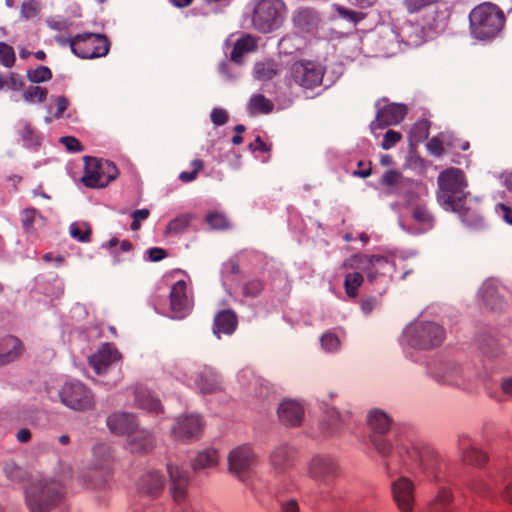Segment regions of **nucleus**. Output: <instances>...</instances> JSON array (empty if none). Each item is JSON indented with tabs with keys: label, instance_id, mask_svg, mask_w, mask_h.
Here are the masks:
<instances>
[{
	"label": "nucleus",
	"instance_id": "1",
	"mask_svg": "<svg viewBox=\"0 0 512 512\" xmlns=\"http://www.w3.org/2000/svg\"><path fill=\"white\" fill-rule=\"evenodd\" d=\"M367 420L372 431L370 441L379 455L385 459V469L390 476L402 470L410 473L418 470L436 482L444 478L446 464L435 449L429 446L394 447L384 436L390 429L391 419L380 409L370 411Z\"/></svg>",
	"mask_w": 512,
	"mask_h": 512
},
{
	"label": "nucleus",
	"instance_id": "2",
	"mask_svg": "<svg viewBox=\"0 0 512 512\" xmlns=\"http://www.w3.org/2000/svg\"><path fill=\"white\" fill-rule=\"evenodd\" d=\"M24 503L29 512H65V487L52 478L31 480L25 487Z\"/></svg>",
	"mask_w": 512,
	"mask_h": 512
},
{
	"label": "nucleus",
	"instance_id": "3",
	"mask_svg": "<svg viewBox=\"0 0 512 512\" xmlns=\"http://www.w3.org/2000/svg\"><path fill=\"white\" fill-rule=\"evenodd\" d=\"M471 35L481 41L494 39L505 24L504 12L491 2H483L469 14Z\"/></svg>",
	"mask_w": 512,
	"mask_h": 512
},
{
	"label": "nucleus",
	"instance_id": "4",
	"mask_svg": "<svg viewBox=\"0 0 512 512\" xmlns=\"http://www.w3.org/2000/svg\"><path fill=\"white\" fill-rule=\"evenodd\" d=\"M437 200L447 211H456L467 200V181L462 170L450 167L440 172L437 178Z\"/></svg>",
	"mask_w": 512,
	"mask_h": 512
},
{
	"label": "nucleus",
	"instance_id": "5",
	"mask_svg": "<svg viewBox=\"0 0 512 512\" xmlns=\"http://www.w3.org/2000/svg\"><path fill=\"white\" fill-rule=\"evenodd\" d=\"M286 13L287 7L282 0H260L253 10V26L261 33H270L282 25Z\"/></svg>",
	"mask_w": 512,
	"mask_h": 512
},
{
	"label": "nucleus",
	"instance_id": "6",
	"mask_svg": "<svg viewBox=\"0 0 512 512\" xmlns=\"http://www.w3.org/2000/svg\"><path fill=\"white\" fill-rule=\"evenodd\" d=\"M68 43L72 52L82 59L104 57L109 53L110 42L103 34L83 33L66 39L62 44Z\"/></svg>",
	"mask_w": 512,
	"mask_h": 512
},
{
	"label": "nucleus",
	"instance_id": "7",
	"mask_svg": "<svg viewBox=\"0 0 512 512\" xmlns=\"http://www.w3.org/2000/svg\"><path fill=\"white\" fill-rule=\"evenodd\" d=\"M84 160L85 169L82 182L86 187L104 188L119 175L118 168L109 160L97 159L91 156H85Z\"/></svg>",
	"mask_w": 512,
	"mask_h": 512
},
{
	"label": "nucleus",
	"instance_id": "8",
	"mask_svg": "<svg viewBox=\"0 0 512 512\" xmlns=\"http://www.w3.org/2000/svg\"><path fill=\"white\" fill-rule=\"evenodd\" d=\"M409 343L419 349H432L439 346L445 338L444 328L430 321L416 322L406 329Z\"/></svg>",
	"mask_w": 512,
	"mask_h": 512
},
{
	"label": "nucleus",
	"instance_id": "9",
	"mask_svg": "<svg viewBox=\"0 0 512 512\" xmlns=\"http://www.w3.org/2000/svg\"><path fill=\"white\" fill-rule=\"evenodd\" d=\"M61 403L75 411H89L95 406L94 394L80 381H68L59 390Z\"/></svg>",
	"mask_w": 512,
	"mask_h": 512
},
{
	"label": "nucleus",
	"instance_id": "10",
	"mask_svg": "<svg viewBox=\"0 0 512 512\" xmlns=\"http://www.w3.org/2000/svg\"><path fill=\"white\" fill-rule=\"evenodd\" d=\"M428 374L438 383L465 389L470 383V375L457 363L437 361L428 365Z\"/></svg>",
	"mask_w": 512,
	"mask_h": 512
},
{
	"label": "nucleus",
	"instance_id": "11",
	"mask_svg": "<svg viewBox=\"0 0 512 512\" xmlns=\"http://www.w3.org/2000/svg\"><path fill=\"white\" fill-rule=\"evenodd\" d=\"M228 471L239 481L246 482L252 475L258 458L253 448L247 444L232 449L227 457Z\"/></svg>",
	"mask_w": 512,
	"mask_h": 512
},
{
	"label": "nucleus",
	"instance_id": "12",
	"mask_svg": "<svg viewBox=\"0 0 512 512\" xmlns=\"http://www.w3.org/2000/svg\"><path fill=\"white\" fill-rule=\"evenodd\" d=\"M325 68L315 61L300 60L290 67V78L304 90H313L322 84Z\"/></svg>",
	"mask_w": 512,
	"mask_h": 512
},
{
	"label": "nucleus",
	"instance_id": "13",
	"mask_svg": "<svg viewBox=\"0 0 512 512\" xmlns=\"http://www.w3.org/2000/svg\"><path fill=\"white\" fill-rule=\"evenodd\" d=\"M307 471L310 478L327 485L337 477L338 465L328 455H315L308 462Z\"/></svg>",
	"mask_w": 512,
	"mask_h": 512
},
{
	"label": "nucleus",
	"instance_id": "14",
	"mask_svg": "<svg viewBox=\"0 0 512 512\" xmlns=\"http://www.w3.org/2000/svg\"><path fill=\"white\" fill-rule=\"evenodd\" d=\"M391 492L394 502L402 512H412L414 506L415 486L406 476H400L391 483Z\"/></svg>",
	"mask_w": 512,
	"mask_h": 512
},
{
	"label": "nucleus",
	"instance_id": "15",
	"mask_svg": "<svg viewBox=\"0 0 512 512\" xmlns=\"http://www.w3.org/2000/svg\"><path fill=\"white\" fill-rule=\"evenodd\" d=\"M203 429L200 416L195 414L185 415L177 419L172 428V436L178 441H191L198 439Z\"/></svg>",
	"mask_w": 512,
	"mask_h": 512
},
{
	"label": "nucleus",
	"instance_id": "16",
	"mask_svg": "<svg viewBox=\"0 0 512 512\" xmlns=\"http://www.w3.org/2000/svg\"><path fill=\"white\" fill-rule=\"evenodd\" d=\"M387 263L388 260L384 256L355 254L343 261L342 268L362 270L366 272L369 282L372 283L377 277V272L374 270L375 266Z\"/></svg>",
	"mask_w": 512,
	"mask_h": 512
},
{
	"label": "nucleus",
	"instance_id": "17",
	"mask_svg": "<svg viewBox=\"0 0 512 512\" xmlns=\"http://www.w3.org/2000/svg\"><path fill=\"white\" fill-rule=\"evenodd\" d=\"M457 448L461 461L477 468H482L488 461V455L482 449L476 447L468 435H459Z\"/></svg>",
	"mask_w": 512,
	"mask_h": 512
},
{
	"label": "nucleus",
	"instance_id": "18",
	"mask_svg": "<svg viewBox=\"0 0 512 512\" xmlns=\"http://www.w3.org/2000/svg\"><path fill=\"white\" fill-rule=\"evenodd\" d=\"M186 288L184 280L177 281L171 288L170 310L173 319H183L190 313L192 303L187 297Z\"/></svg>",
	"mask_w": 512,
	"mask_h": 512
},
{
	"label": "nucleus",
	"instance_id": "19",
	"mask_svg": "<svg viewBox=\"0 0 512 512\" xmlns=\"http://www.w3.org/2000/svg\"><path fill=\"white\" fill-rule=\"evenodd\" d=\"M121 358L120 352L113 344L105 343L89 357L88 362L94 371L100 375L105 373L113 363L120 361Z\"/></svg>",
	"mask_w": 512,
	"mask_h": 512
},
{
	"label": "nucleus",
	"instance_id": "20",
	"mask_svg": "<svg viewBox=\"0 0 512 512\" xmlns=\"http://www.w3.org/2000/svg\"><path fill=\"white\" fill-rule=\"evenodd\" d=\"M406 115V108L400 104H390L377 111L371 129H383L386 126L399 124Z\"/></svg>",
	"mask_w": 512,
	"mask_h": 512
},
{
	"label": "nucleus",
	"instance_id": "21",
	"mask_svg": "<svg viewBox=\"0 0 512 512\" xmlns=\"http://www.w3.org/2000/svg\"><path fill=\"white\" fill-rule=\"evenodd\" d=\"M167 472L170 478V490L174 501L181 502L186 497L189 484L188 472L178 465L167 464Z\"/></svg>",
	"mask_w": 512,
	"mask_h": 512
},
{
	"label": "nucleus",
	"instance_id": "22",
	"mask_svg": "<svg viewBox=\"0 0 512 512\" xmlns=\"http://www.w3.org/2000/svg\"><path fill=\"white\" fill-rule=\"evenodd\" d=\"M461 221L471 228H482L485 224V219L482 214L481 205L476 200L467 199L460 204L458 210Z\"/></svg>",
	"mask_w": 512,
	"mask_h": 512
},
{
	"label": "nucleus",
	"instance_id": "23",
	"mask_svg": "<svg viewBox=\"0 0 512 512\" xmlns=\"http://www.w3.org/2000/svg\"><path fill=\"white\" fill-rule=\"evenodd\" d=\"M195 384L203 394H211L222 389V378L210 366H203L196 375Z\"/></svg>",
	"mask_w": 512,
	"mask_h": 512
},
{
	"label": "nucleus",
	"instance_id": "24",
	"mask_svg": "<svg viewBox=\"0 0 512 512\" xmlns=\"http://www.w3.org/2000/svg\"><path fill=\"white\" fill-rule=\"evenodd\" d=\"M279 420L286 426L295 427L301 424L304 416L302 405L295 400H284L278 408Z\"/></svg>",
	"mask_w": 512,
	"mask_h": 512
},
{
	"label": "nucleus",
	"instance_id": "25",
	"mask_svg": "<svg viewBox=\"0 0 512 512\" xmlns=\"http://www.w3.org/2000/svg\"><path fill=\"white\" fill-rule=\"evenodd\" d=\"M128 446L132 453L145 454L154 447L155 438L153 434L145 429H133V432L127 434Z\"/></svg>",
	"mask_w": 512,
	"mask_h": 512
},
{
	"label": "nucleus",
	"instance_id": "26",
	"mask_svg": "<svg viewBox=\"0 0 512 512\" xmlns=\"http://www.w3.org/2000/svg\"><path fill=\"white\" fill-rule=\"evenodd\" d=\"M107 426L117 435H127L137 427L134 415L127 412H114L107 417Z\"/></svg>",
	"mask_w": 512,
	"mask_h": 512
},
{
	"label": "nucleus",
	"instance_id": "27",
	"mask_svg": "<svg viewBox=\"0 0 512 512\" xmlns=\"http://www.w3.org/2000/svg\"><path fill=\"white\" fill-rule=\"evenodd\" d=\"M22 342L14 336H6L0 340V366L14 362L23 353Z\"/></svg>",
	"mask_w": 512,
	"mask_h": 512
},
{
	"label": "nucleus",
	"instance_id": "28",
	"mask_svg": "<svg viewBox=\"0 0 512 512\" xmlns=\"http://www.w3.org/2000/svg\"><path fill=\"white\" fill-rule=\"evenodd\" d=\"M238 326V317L231 310H222L214 317L213 333L220 338V334L231 335Z\"/></svg>",
	"mask_w": 512,
	"mask_h": 512
},
{
	"label": "nucleus",
	"instance_id": "29",
	"mask_svg": "<svg viewBox=\"0 0 512 512\" xmlns=\"http://www.w3.org/2000/svg\"><path fill=\"white\" fill-rule=\"evenodd\" d=\"M164 480L158 471H149L142 475L138 482V489L141 493L150 497H157L163 490Z\"/></svg>",
	"mask_w": 512,
	"mask_h": 512
},
{
	"label": "nucleus",
	"instance_id": "30",
	"mask_svg": "<svg viewBox=\"0 0 512 512\" xmlns=\"http://www.w3.org/2000/svg\"><path fill=\"white\" fill-rule=\"evenodd\" d=\"M319 16L312 9H300L293 16L294 26L306 33H311L317 29L319 24Z\"/></svg>",
	"mask_w": 512,
	"mask_h": 512
},
{
	"label": "nucleus",
	"instance_id": "31",
	"mask_svg": "<svg viewBox=\"0 0 512 512\" xmlns=\"http://www.w3.org/2000/svg\"><path fill=\"white\" fill-rule=\"evenodd\" d=\"M293 450L286 444L277 446L270 455V462L277 473H284L291 465Z\"/></svg>",
	"mask_w": 512,
	"mask_h": 512
},
{
	"label": "nucleus",
	"instance_id": "32",
	"mask_svg": "<svg viewBox=\"0 0 512 512\" xmlns=\"http://www.w3.org/2000/svg\"><path fill=\"white\" fill-rule=\"evenodd\" d=\"M94 465L99 470H109L113 460L112 450L108 444L99 443L93 447Z\"/></svg>",
	"mask_w": 512,
	"mask_h": 512
},
{
	"label": "nucleus",
	"instance_id": "33",
	"mask_svg": "<svg viewBox=\"0 0 512 512\" xmlns=\"http://www.w3.org/2000/svg\"><path fill=\"white\" fill-rule=\"evenodd\" d=\"M218 451L213 448L205 449L199 452L192 462V468L197 471L205 468H211L218 464Z\"/></svg>",
	"mask_w": 512,
	"mask_h": 512
},
{
	"label": "nucleus",
	"instance_id": "34",
	"mask_svg": "<svg viewBox=\"0 0 512 512\" xmlns=\"http://www.w3.org/2000/svg\"><path fill=\"white\" fill-rule=\"evenodd\" d=\"M135 401L139 408L147 410L148 412L158 414L162 411V405L159 399L155 398L149 391H137Z\"/></svg>",
	"mask_w": 512,
	"mask_h": 512
},
{
	"label": "nucleus",
	"instance_id": "35",
	"mask_svg": "<svg viewBox=\"0 0 512 512\" xmlns=\"http://www.w3.org/2000/svg\"><path fill=\"white\" fill-rule=\"evenodd\" d=\"M274 110V104L262 94H254L249 100L248 111L252 115L269 114Z\"/></svg>",
	"mask_w": 512,
	"mask_h": 512
},
{
	"label": "nucleus",
	"instance_id": "36",
	"mask_svg": "<svg viewBox=\"0 0 512 512\" xmlns=\"http://www.w3.org/2000/svg\"><path fill=\"white\" fill-rule=\"evenodd\" d=\"M257 44L250 35L238 39L231 51V60L239 63L245 53L255 50Z\"/></svg>",
	"mask_w": 512,
	"mask_h": 512
},
{
	"label": "nucleus",
	"instance_id": "37",
	"mask_svg": "<svg viewBox=\"0 0 512 512\" xmlns=\"http://www.w3.org/2000/svg\"><path fill=\"white\" fill-rule=\"evenodd\" d=\"M484 304L490 310H498L502 307V298L497 288L492 283H485L481 288Z\"/></svg>",
	"mask_w": 512,
	"mask_h": 512
},
{
	"label": "nucleus",
	"instance_id": "38",
	"mask_svg": "<svg viewBox=\"0 0 512 512\" xmlns=\"http://www.w3.org/2000/svg\"><path fill=\"white\" fill-rule=\"evenodd\" d=\"M364 282L360 272L347 273L344 278V289L347 297L354 299L358 296V289Z\"/></svg>",
	"mask_w": 512,
	"mask_h": 512
},
{
	"label": "nucleus",
	"instance_id": "39",
	"mask_svg": "<svg viewBox=\"0 0 512 512\" xmlns=\"http://www.w3.org/2000/svg\"><path fill=\"white\" fill-rule=\"evenodd\" d=\"M452 502V493L449 489L440 488L435 498L430 503L432 512H447Z\"/></svg>",
	"mask_w": 512,
	"mask_h": 512
},
{
	"label": "nucleus",
	"instance_id": "40",
	"mask_svg": "<svg viewBox=\"0 0 512 512\" xmlns=\"http://www.w3.org/2000/svg\"><path fill=\"white\" fill-rule=\"evenodd\" d=\"M412 217L415 221L427 228H432L434 225V216L425 205H414L412 208Z\"/></svg>",
	"mask_w": 512,
	"mask_h": 512
},
{
	"label": "nucleus",
	"instance_id": "41",
	"mask_svg": "<svg viewBox=\"0 0 512 512\" xmlns=\"http://www.w3.org/2000/svg\"><path fill=\"white\" fill-rule=\"evenodd\" d=\"M430 122L426 119L417 121L410 130V140L415 143L425 141L429 136Z\"/></svg>",
	"mask_w": 512,
	"mask_h": 512
},
{
	"label": "nucleus",
	"instance_id": "42",
	"mask_svg": "<svg viewBox=\"0 0 512 512\" xmlns=\"http://www.w3.org/2000/svg\"><path fill=\"white\" fill-rule=\"evenodd\" d=\"M21 221L24 231L30 233L34 230V224L37 221L44 222V218L37 209L26 208L22 211Z\"/></svg>",
	"mask_w": 512,
	"mask_h": 512
},
{
	"label": "nucleus",
	"instance_id": "43",
	"mask_svg": "<svg viewBox=\"0 0 512 512\" xmlns=\"http://www.w3.org/2000/svg\"><path fill=\"white\" fill-rule=\"evenodd\" d=\"M191 222V216L189 214H182L171 220L166 229L165 233L168 234H180L185 231Z\"/></svg>",
	"mask_w": 512,
	"mask_h": 512
},
{
	"label": "nucleus",
	"instance_id": "44",
	"mask_svg": "<svg viewBox=\"0 0 512 512\" xmlns=\"http://www.w3.org/2000/svg\"><path fill=\"white\" fill-rule=\"evenodd\" d=\"M69 232H70V235L80 241V242H89L90 241V236H91V228L89 227V225H87L86 223H82V224H78V223H73L70 225L69 227Z\"/></svg>",
	"mask_w": 512,
	"mask_h": 512
},
{
	"label": "nucleus",
	"instance_id": "45",
	"mask_svg": "<svg viewBox=\"0 0 512 512\" xmlns=\"http://www.w3.org/2000/svg\"><path fill=\"white\" fill-rule=\"evenodd\" d=\"M27 78L32 83H42L52 78V72L47 66H39L27 71Z\"/></svg>",
	"mask_w": 512,
	"mask_h": 512
},
{
	"label": "nucleus",
	"instance_id": "46",
	"mask_svg": "<svg viewBox=\"0 0 512 512\" xmlns=\"http://www.w3.org/2000/svg\"><path fill=\"white\" fill-rule=\"evenodd\" d=\"M276 74L277 71L271 63H256L254 66V77L258 80H270Z\"/></svg>",
	"mask_w": 512,
	"mask_h": 512
},
{
	"label": "nucleus",
	"instance_id": "47",
	"mask_svg": "<svg viewBox=\"0 0 512 512\" xmlns=\"http://www.w3.org/2000/svg\"><path fill=\"white\" fill-rule=\"evenodd\" d=\"M264 289V282L260 279H251L243 284L242 292L245 297H258Z\"/></svg>",
	"mask_w": 512,
	"mask_h": 512
},
{
	"label": "nucleus",
	"instance_id": "48",
	"mask_svg": "<svg viewBox=\"0 0 512 512\" xmlns=\"http://www.w3.org/2000/svg\"><path fill=\"white\" fill-rule=\"evenodd\" d=\"M15 61L16 56L13 47L5 42H0V63L6 68H11Z\"/></svg>",
	"mask_w": 512,
	"mask_h": 512
},
{
	"label": "nucleus",
	"instance_id": "49",
	"mask_svg": "<svg viewBox=\"0 0 512 512\" xmlns=\"http://www.w3.org/2000/svg\"><path fill=\"white\" fill-rule=\"evenodd\" d=\"M47 90L40 86H30L23 92V99L26 102H33L35 99L42 103L46 100Z\"/></svg>",
	"mask_w": 512,
	"mask_h": 512
},
{
	"label": "nucleus",
	"instance_id": "50",
	"mask_svg": "<svg viewBox=\"0 0 512 512\" xmlns=\"http://www.w3.org/2000/svg\"><path fill=\"white\" fill-rule=\"evenodd\" d=\"M207 223L215 230H226L229 228L228 219L220 213L211 212L206 216Z\"/></svg>",
	"mask_w": 512,
	"mask_h": 512
},
{
	"label": "nucleus",
	"instance_id": "51",
	"mask_svg": "<svg viewBox=\"0 0 512 512\" xmlns=\"http://www.w3.org/2000/svg\"><path fill=\"white\" fill-rule=\"evenodd\" d=\"M191 166L193 167V170L190 172L183 171L179 175V179L182 182H192L196 179L198 173L204 168V162L200 159H195L192 161Z\"/></svg>",
	"mask_w": 512,
	"mask_h": 512
},
{
	"label": "nucleus",
	"instance_id": "52",
	"mask_svg": "<svg viewBox=\"0 0 512 512\" xmlns=\"http://www.w3.org/2000/svg\"><path fill=\"white\" fill-rule=\"evenodd\" d=\"M321 346L324 350L333 352L339 348L340 341L335 334L327 332L321 337Z\"/></svg>",
	"mask_w": 512,
	"mask_h": 512
},
{
	"label": "nucleus",
	"instance_id": "53",
	"mask_svg": "<svg viewBox=\"0 0 512 512\" xmlns=\"http://www.w3.org/2000/svg\"><path fill=\"white\" fill-rule=\"evenodd\" d=\"M438 0H404L403 4L406 10L410 13H417L421 9L436 3Z\"/></svg>",
	"mask_w": 512,
	"mask_h": 512
},
{
	"label": "nucleus",
	"instance_id": "54",
	"mask_svg": "<svg viewBox=\"0 0 512 512\" xmlns=\"http://www.w3.org/2000/svg\"><path fill=\"white\" fill-rule=\"evenodd\" d=\"M20 134H21L23 141L27 145H33V144L38 145L39 144L38 136L35 134V131L30 123H27V122L23 123V127L20 131Z\"/></svg>",
	"mask_w": 512,
	"mask_h": 512
},
{
	"label": "nucleus",
	"instance_id": "55",
	"mask_svg": "<svg viewBox=\"0 0 512 512\" xmlns=\"http://www.w3.org/2000/svg\"><path fill=\"white\" fill-rule=\"evenodd\" d=\"M40 10V5L36 0H28L22 3L21 13L22 15L29 19L35 17Z\"/></svg>",
	"mask_w": 512,
	"mask_h": 512
},
{
	"label": "nucleus",
	"instance_id": "56",
	"mask_svg": "<svg viewBox=\"0 0 512 512\" xmlns=\"http://www.w3.org/2000/svg\"><path fill=\"white\" fill-rule=\"evenodd\" d=\"M401 139L402 135L400 132L395 130H388L384 135V139L382 141L381 146L384 150H389L392 147H394L395 144L399 142Z\"/></svg>",
	"mask_w": 512,
	"mask_h": 512
},
{
	"label": "nucleus",
	"instance_id": "57",
	"mask_svg": "<svg viewBox=\"0 0 512 512\" xmlns=\"http://www.w3.org/2000/svg\"><path fill=\"white\" fill-rule=\"evenodd\" d=\"M60 142L65 146L69 152H81L83 151V145L81 142L73 136H64L60 138Z\"/></svg>",
	"mask_w": 512,
	"mask_h": 512
},
{
	"label": "nucleus",
	"instance_id": "58",
	"mask_svg": "<svg viewBox=\"0 0 512 512\" xmlns=\"http://www.w3.org/2000/svg\"><path fill=\"white\" fill-rule=\"evenodd\" d=\"M429 153L435 157H441L444 154V146L438 137L431 138L426 144Z\"/></svg>",
	"mask_w": 512,
	"mask_h": 512
},
{
	"label": "nucleus",
	"instance_id": "59",
	"mask_svg": "<svg viewBox=\"0 0 512 512\" xmlns=\"http://www.w3.org/2000/svg\"><path fill=\"white\" fill-rule=\"evenodd\" d=\"M211 121L216 126H222L228 121V114L224 109L214 108L211 112Z\"/></svg>",
	"mask_w": 512,
	"mask_h": 512
},
{
	"label": "nucleus",
	"instance_id": "60",
	"mask_svg": "<svg viewBox=\"0 0 512 512\" xmlns=\"http://www.w3.org/2000/svg\"><path fill=\"white\" fill-rule=\"evenodd\" d=\"M402 179V174L396 170H389L385 172V174L382 177L383 184L387 186H394L399 184L400 180Z\"/></svg>",
	"mask_w": 512,
	"mask_h": 512
},
{
	"label": "nucleus",
	"instance_id": "61",
	"mask_svg": "<svg viewBox=\"0 0 512 512\" xmlns=\"http://www.w3.org/2000/svg\"><path fill=\"white\" fill-rule=\"evenodd\" d=\"M378 305V300L376 297L370 296L362 300L361 302V310L364 314H370L375 307Z\"/></svg>",
	"mask_w": 512,
	"mask_h": 512
},
{
	"label": "nucleus",
	"instance_id": "62",
	"mask_svg": "<svg viewBox=\"0 0 512 512\" xmlns=\"http://www.w3.org/2000/svg\"><path fill=\"white\" fill-rule=\"evenodd\" d=\"M279 502L281 504V512H299V505L296 499H281Z\"/></svg>",
	"mask_w": 512,
	"mask_h": 512
},
{
	"label": "nucleus",
	"instance_id": "63",
	"mask_svg": "<svg viewBox=\"0 0 512 512\" xmlns=\"http://www.w3.org/2000/svg\"><path fill=\"white\" fill-rule=\"evenodd\" d=\"M470 488H471V490H473L474 492L479 493V494H485L489 490L488 485L480 477L475 478L471 481Z\"/></svg>",
	"mask_w": 512,
	"mask_h": 512
},
{
	"label": "nucleus",
	"instance_id": "64",
	"mask_svg": "<svg viewBox=\"0 0 512 512\" xmlns=\"http://www.w3.org/2000/svg\"><path fill=\"white\" fill-rule=\"evenodd\" d=\"M328 417L331 425L337 427L338 425L345 422L347 415H342L338 410L331 409L328 411Z\"/></svg>",
	"mask_w": 512,
	"mask_h": 512
}]
</instances>
